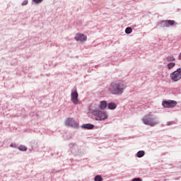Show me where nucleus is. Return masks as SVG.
Instances as JSON below:
<instances>
[{
  "instance_id": "nucleus-13",
  "label": "nucleus",
  "mask_w": 181,
  "mask_h": 181,
  "mask_svg": "<svg viewBox=\"0 0 181 181\" xmlns=\"http://www.w3.org/2000/svg\"><path fill=\"white\" fill-rule=\"evenodd\" d=\"M175 66H176V64H175V62H171V63H169L168 64V69L169 70H170L171 69H173V67H175Z\"/></svg>"
},
{
  "instance_id": "nucleus-7",
  "label": "nucleus",
  "mask_w": 181,
  "mask_h": 181,
  "mask_svg": "<svg viewBox=\"0 0 181 181\" xmlns=\"http://www.w3.org/2000/svg\"><path fill=\"white\" fill-rule=\"evenodd\" d=\"M71 98L74 104H78V93L76 90L71 92Z\"/></svg>"
},
{
  "instance_id": "nucleus-17",
  "label": "nucleus",
  "mask_w": 181,
  "mask_h": 181,
  "mask_svg": "<svg viewBox=\"0 0 181 181\" xmlns=\"http://www.w3.org/2000/svg\"><path fill=\"white\" fill-rule=\"evenodd\" d=\"M18 149L19 151H28V148L25 146H20L18 147Z\"/></svg>"
},
{
  "instance_id": "nucleus-10",
  "label": "nucleus",
  "mask_w": 181,
  "mask_h": 181,
  "mask_svg": "<svg viewBox=\"0 0 181 181\" xmlns=\"http://www.w3.org/2000/svg\"><path fill=\"white\" fill-rule=\"evenodd\" d=\"M107 105H108V104L107 103V101L103 100L100 102L99 105V108L100 110H105V108H107Z\"/></svg>"
},
{
  "instance_id": "nucleus-18",
  "label": "nucleus",
  "mask_w": 181,
  "mask_h": 181,
  "mask_svg": "<svg viewBox=\"0 0 181 181\" xmlns=\"http://www.w3.org/2000/svg\"><path fill=\"white\" fill-rule=\"evenodd\" d=\"M95 181H103V177H101L100 175H97L95 178H94Z\"/></svg>"
},
{
  "instance_id": "nucleus-12",
  "label": "nucleus",
  "mask_w": 181,
  "mask_h": 181,
  "mask_svg": "<svg viewBox=\"0 0 181 181\" xmlns=\"http://www.w3.org/2000/svg\"><path fill=\"white\" fill-rule=\"evenodd\" d=\"M81 128H83L84 129H91V124H86L81 126Z\"/></svg>"
},
{
  "instance_id": "nucleus-8",
  "label": "nucleus",
  "mask_w": 181,
  "mask_h": 181,
  "mask_svg": "<svg viewBox=\"0 0 181 181\" xmlns=\"http://www.w3.org/2000/svg\"><path fill=\"white\" fill-rule=\"evenodd\" d=\"M163 26L164 28H170V26H173L176 23V22L173 20H167L162 22Z\"/></svg>"
},
{
  "instance_id": "nucleus-1",
  "label": "nucleus",
  "mask_w": 181,
  "mask_h": 181,
  "mask_svg": "<svg viewBox=\"0 0 181 181\" xmlns=\"http://www.w3.org/2000/svg\"><path fill=\"white\" fill-rule=\"evenodd\" d=\"M109 91L111 94H122V93H124V82L121 81H115L112 82L109 87Z\"/></svg>"
},
{
  "instance_id": "nucleus-20",
  "label": "nucleus",
  "mask_w": 181,
  "mask_h": 181,
  "mask_svg": "<svg viewBox=\"0 0 181 181\" xmlns=\"http://www.w3.org/2000/svg\"><path fill=\"white\" fill-rule=\"evenodd\" d=\"M22 5L23 6H25V5H28V0L23 1Z\"/></svg>"
},
{
  "instance_id": "nucleus-21",
  "label": "nucleus",
  "mask_w": 181,
  "mask_h": 181,
  "mask_svg": "<svg viewBox=\"0 0 181 181\" xmlns=\"http://www.w3.org/2000/svg\"><path fill=\"white\" fill-rule=\"evenodd\" d=\"M35 4H40L43 0H33Z\"/></svg>"
},
{
  "instance_id": "nucleus-2",
  "label": "nucleus",
  "mask_w": 181,
  "mask_h": 181,
  "mask_svg": "<svg viewBox=\"0 0 181 181\" xmlns=\"http://www.w3.org/2000/svg\"><path fill=\"white\" fill-rule=\"evenodd\" d=\"M142 121L145 125H150L151 127H155V125H158V124H159V122L155 120L153 115L151 114L144 116Z\"/></svg>"
},
{
  "instance_id": "nucleus-16",
  "label": "nucleus",
  "mask_w": 181,
  "mask_h": 181,
  "mask_svg": "<svg viewBox=\"0 0 181 181\" xmlns=\"http://www.w3.org/2000/svg\"><path fill=\"white\" fill-rule=\"evenodd\" d=\"M166 60H167V62H175V60H176V59H175V57H173V56H170L166 58Z\"/></svg>"
},
{
  "instance_id": "nucleus-9",
  "label": "nucleus",
  "mask_w": 181,
  "mask_h": 181,
  "mask_svg": "<svg viewBox=\"0 0 181 181\" xmlns=\"http://www.w3.org/2000/svg\"><path fill=\"white\" fill-rule=\"evenodd\" d=\"M75 39L77 42H86V40H87V37L83 34H77Z\"/></svg>"
},
{
  "instance_id": "nucleus-3",
  "label": "nucleus",
  "mask_w": 181,
  "mask_h": 181,
  "mask_svg": "<svg viewBox=\"0 0 181 181\" xmlns=\"http://www.w3.org/2000/svg\"><path fill=\"white\" fill-rule=\"evenodd\" d=\"M93 115L97 121H104L108 118V114L101 110H93L92 112Z\"/></svg>"
},
{
  "instance_id": "nucleus-6",
  "label": "nucleus",
  "mask_w": 181,
  "mask_h": 181,
  "mask_svg": "<svg viewBox=\"0 0 181 181\" xmlns=\"http://www.w3.org/2000/svg\"><path fill=\"white\" fill-rule=\"evenodd\" d=\"M65 125L66 127H71L72 128H76V127H78V124L71 118H68L65 122Z\"/></svg>"
},
{
  "instance_id": "nucleus-19",
  "label": "nucleus",
  "mask_w": 181,
  "mask_h": 181,
  "mask_svg": "<svg viewBox=\"0 0 181 181\" xmlns=\"http://www.w3.org/2000/svg\"><path fill=\"white\" fill-rule=\"evenodd\" d=\"M132 181H142V179L139 178V177H137V178H134L132 180Z\"/></svg>"
},
{
  "instance_id": "nucleus-22",
  "label": "nucleus",
  "mask_w": 181,
  "mask_h": 181,
  "mask_svg": "<svg viewBox=\"0 0 181 181\" xmlns=\"http://www.w3.org/2000/svg\"><path fill=\"white\" fill-rule=\"evenodd\" d=\"M94 125L91 124V129H93Z\"/></svg>"
},
{
  "instance_id": "nucleus-11",
  "label": "nucleus",
  "mask_w": 181,
  "mask_h": 181,
  "mask_svg": "<svg viewBox=\"0 0 181 181\" xmlns=\"http://www.w3.org/2000/svg\"><path fill=\"white\" fill-rule=\"evenodd\" d=\"M109 110H115L117 108V104L115 103H110L107 105Z\"/></svg>"
},
{
  "instance_id": "nucleus-4",
  "label": "nucleus",
  "mask_w": 181,
  "mask_h": 181,
  "mask_svg": "<svg viewBox=\"0 0 181 181\" xmlns=\"http://www.w3.org/2000/svg\"><path fill=\"white\" fill-rule=\"evenodd\" d=\"M170 77L173 81H179L181 79V69L179 68L174 72L171 73Z\"/></svg>"
},
{
  "instance_id": "nucleus-23",
  "label": "nucleus",
  "mask_w": 181,
  "mask_h": 181,
  "mask_svg": "<svg viewBox=\"0 0 181 181\" xmlns=\"http://www.w3.org/2000/svg\"><path fill=\"white\" fill-rule=\"evenodd\" d=\"M10 146H11V148H13V144H11Z\"/></svg>"
},
{
  "instance_id": "nucleus-15",
  "label": "nucleus",
  "mask_w": 181,
  "mask_h": 181,
  "mask_svg": "<svg viewBox=\"0 0 181 181\" xmlns=\"http://www.w3.org/2000/svg\"><path fill=\"white\" fill-rule=\"evenodd\" d=\"M125 33H127V35H129V33H132V28L131 27H127L125 30Z\"/></svg>"
},
{
  "instance_id": "nucleus-14",
  "label": "nucleus",
  "mask_w": 181,
  "mask_h": 181,
  "mask_svg": "<svg viewBox=\"0 0 181 181\" xmlns=\"http://www.w3.org/2000/svg\"><path fill=\"white\" fill-rule=\"evenodd\" d=\"M145 155V151H140L137 153V157L138 158H142Z\"/></svg>"
},
{
  "instance_id": "nucleus-5",
  "label": "nucleus",
  "mask_w": 181,
  "mask_h": 181,
  "mask_svg": "<svg viewBox=\"0 0 181 181\" xmlns=\"http://www.w3.org/2000/svg\"><path fill=\"white\" fill-rule=\"evenodd\" d=\"M162 105L164 108H173V107L177 105V102L175 100H164L162 103Z\"/></svg>"
}]
</instances>
